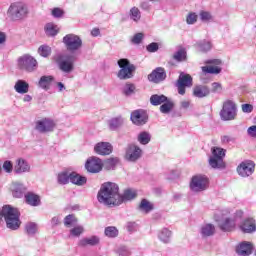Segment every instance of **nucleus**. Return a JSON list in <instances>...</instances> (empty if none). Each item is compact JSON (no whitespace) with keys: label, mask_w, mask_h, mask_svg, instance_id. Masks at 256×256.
<instances>
[{"label":"nucleus","mask_w":256,"mask_h":256,"mask_svg":"<svg viewBox=\"0 0 256 256\" xmlns=\"http://www.w3.org/2000/svg\"><path fill=\"white\" fill-rule=\"evenodd\" d=\"M135 197H137V192L131 189L126 190L121 196V194H119V186L111 182L104 183L98 192L99 203H103V205H108L109 207L112 205H121V203H125V201H132Z\"/></svg>","instance_id":"nucleus-1"},{"label":"nucleus","mask_w":256,"mask_h":256,"mask_svg":"<svg viewBox=\"0 0 256 256\" xmlns=\"http://www.w3.org/2000/svg\"><path fill=\"white\" fill-rule=\"evenodd\" d=\"M19 215V210L17 208H13L10 205L3 206L2 209L0 208V221L4 217L6 226L12 231H17V229L21 227V220H19Z\"/></svg>","instance_id":"nucleus-2"},{"label":"nucleus","mask_w":256,"mask_h":256,"mask_svg":"<svg viewBox=\"0 0 256 256\" xmlns=\"http://www.w3.org/2000/svg\"><path fill=\"white\" fill-rule=\"evenodd\" d=\"M7 14L12 21H21L29 15V6L24 2H14L9 6Z\"/></svg>","instance_id":"nucleus-3"},{"label":"nucleus","mask_w":256,"mask_h":256,"mask_svg":"<svg viewBox=\"0 0 256 256\" xmlns=\"http://www.w3.org/2000/svg\"><path fill=\"white\" fill-rule=\"evenodd\" d=\"M229 210H223L221 213L215 215V219L221 231H233L235 229V219L231 218Z\"/></svg>","instance_id":"nucleus-4"},{"label":"nucleus","mask_w":256,"mask_h":256,"mask_svg":"<svg viewBox=\"0 0 256 256\" xmlns=\"http://www.w3.org/2000/svg\"><path fill=\"white\" fill-rule=\"evenodd\" d=\"M118 67H120L117 74L118 79L125 80L133 78V73H135L136 67L129 62V59L122 58L118 60Z\"/></svg>","instance_id":"nucleus-5"},{"label":"nucleus","mask_w":256,"mask_h":256,"mask_svg":"<svg viewBox=\"0 0 256 256\" xmlns=\"http://www.w3.org/2000/svg\"><path fill=\"white\" fill-rule=\"evenodd\" d=\"M190 189L194 193H201L209 189V177L203 174L194 175L190 182Z\"/></svg>","instance_id":"nucleus-6"},{"label":"nucleus","mask_w":256,"mask_h":256,"mask_svg":"<svg viewBox=\"0 0 256 256\" xmlns=\"http://www.w3.org/2000/svg\"><path fill=\"white\" fill-rule=\"evenodd\" d=\"M223 157H225V149L221 147H213L212 156L209 159L210 167H212V169H225Z\"/></svg>","instance_id":"nucleus-7"},{"label":"nucleus","mask_w":256,"mask_h":256,"mask_svg":"<svg viewBox=\"0 0 256 256\" xmlns=\"http://www.w3.org/2000/svg\"><path fill=\"white\" fill-rule=\"evenodd\" d=\"M222 121H233L237 117V105L232 100H226L220 111Z\"/></svg>","instance_id":"nucleus-8"},{"label":"nucleus","mask_w":256,"mask_h":256,"mask_svg":"<svg viewBox=\"0 0 256 256\" xmlns=\"http://www.w3.org/2000/svg\"><path fill=\"white\" fill-rule=\"evenodd\" d=\"M17 63L19 69H22V71H27V73L37 71V60L29 54L19 57Z\"/></svg>","instance_id":"nucleus-9"},{"label":"nucleus","mask_w":256,"mask_h":256,"mask_svg":"<svg viewBox=\"0 0 256 256\" xmlns=\"http://www.w3.org/2000/svg\"><path fill=\"white\" fill-rule=\"evenodd\" d=\"M63 43L67 51H70V53H75V51H79V49L83 47V40L75 34H68L64 36Z\"/></svg>","instance_id":"nucleus-10"},{"label":"nucleus","mask_w":256,"mask_h":256,"mask_svg":"<svg viewBox=\"0 0 256 256\" xmlns=\"http://www.w3.org/2000/svg\"><path fill=\"white\" fill-rule=\"evenodd\" d=\"M179 95H185L187 87H193V77L183 72L180 73L179 78L176 82Z\"/></svg>","instance_id":"nucleus-11"},{"label":"nucleus","mask_w":256,"mask_h":256,"mask_svg":"<svg viewBox=\"0 0 256 256\" xmlns=\"http://www.w3.org/2000/svg\"><path fill=\"white\" fill-rule=\"evenodd\" d=\"M236 171L240 177H251L255 173V162L245 160L237 166Z\"/></svg>","instance_id":"nucleus-12"},{"label":"nucleus","mask_w":256,"mask_h":256,"mask_svg":"<svg viewBox=\"0 0 256 256\" xmlns=\"http://www.w3.org/2000/svg\"><path fill=\"white\" fill-rule=\"evenodd\" d=\"M55 129V121L51 118H43L35 122V130L38 133H51Z\"/></svg>","instance_id":"nucleus-13"},{"label":"nucleus","mask_w":256,"mask_h":256,"mask_svg":"<svg viewBox=\"0 0 256 256\" xmlns=\"http://www.w3.org/2000/svg\"><path fill=\"white\" fill-rule=\"evenodd\" d=\"M142 155H143V150H141L139 146L135 144L128 145L126 149V155H125L127 161H131L132 163H135V161H138V159H141Z\"/></svg>","instance_id":"nucleus-14"},{"label":"nucleus","mask_w":256,"mask_h":256,"mask_svg":"<svg viewBox=\"0 0 256 256\" xmlns=\"http://www.w3.org/2000/svg\"><path fill=\"white\" fill-rule=\"evenodd\" d=\"M130 119L134 125H145L147 123L149 116L145 110L139 109L131 113Z\"/></svg>","instance_id":"nucleus-15"},{"label":"nucleus","mask_w":256,"mask_h":256,"mask_svg":"<svg viewBox=\"0 0 256 256\" xmlns=\"http://www.w3.org/2000/svg\"><path fill=\"white\" fill-rule=\"evenodd\" d=\"M165 79H167V72H165V68L163 67L154 69L148 75V80L152 83H162V81H165Z\"/></svg>","instance_id":"nucleus-16"},{"label":"nucleus","mask_w":256,"mask_h":256,"mask_svg":"<svg viewBox=\"0 0 256 256\" xmlns=\"http://www.w3.org/2000/svg\"><path fill=\"white\" fill-rule=\"evenodd\" d=\"M85 168L89 173H99L103 169V161L97 157L88 159Z\"/></svg>","instance_id":"nucleus-17"},{"label":"nucleus","mask_w":256,"mask_h":256,"mask_svg":"<svg viewBox=\"0 0 256 256\" xmlns=\"http://www.w3.org/2000/svg\"><path fill=\"white\" fill-rule=\"evenodd\" d=\"M94 151L97 155H111L113 153V146L108 142H100L95 145Z\"/></svg>","instance_id":"nucleus-18"},{"label":"nucleus","mask_w":256,"mask_h":256,"mask_svg":"<svg viewBox=\"0 0 256 256\" xmlns=\"http://www.w3.org/2000/svg\"><path fill=\"white\" fill-rule=\"evenodd\" d=\"M31 171V166L29 165V162H27L23 158H19L16 160V165L14 166V172L18 175H21V173H29Z\"/></svg>","instance_id":"nucleus-19"},{"label":"nucleus","mask_w":256,"mask_h":256,"mask_svg":"<svg viewBox=\"0 0 256 256\" xmlns=\"http://www.w3.org/2000/svg\"><path fill=\"white\" fill-rule=\"evenodd\" d=\"M236 253L240 256H249L253 253V244L251 242H242L237 248Z\"/></svg>","instance_id":"nucleus-20"},{"label":"nucleus","mask_w":256,"mask_h":256,"mask_svg":"<svg viewBox=\"0 0 256 256\" xmlns=\"http://www.w3.org/2000/svg\"><path fill=\"white\" fill-rule=\"evenodd\" d=\"M100 239L98 236H90L85 237L79 240L78 246L79 247H95L96 245H99Z\"/></svg>","instance_id":"nucleus-21"},{"label":"nucleus","mask_w":256,"mask_h":256,"mask_svg":"<svg viewBox=\"0 0 256 256\" xmlns=\"http://www.w3.org/2000/svg\"><path fill=\"white\" fill-rule=\"evenodd\" d=\"M243 233H254L256 231L255 220L253 218L246 219L240 226Z\"/></svg>","instance_id":"nucleus-22"},{"label":"nucleus","mask_w":256,"mask_h":256,"mask_svg":"<svg viewBox=\"0 0 256 256\" xmlns=\"http://www.w3.org/2000/svg\"><path fill=\"white\" fill-rule=\"evenodd\" d=\"M60 70L64 73H71L73 71V57L69 56L65 60L59 62Z\"/></svg>","instance_id":"nucleus-23"},{"label":"nucleus","mask_w":256,"mask_h":256,"mask_svg":"<svg viewBox=\"0 0 256 256\" xmlns=\"http://www.w3.org/2000/svg\"><path fill=\"white\" fill-rule=\"evenodd\" d=\"M211 91L209 90V87L205 85H198L195 86L193 89V95L194 97H198L199 99H203V97H207Z\"/></svg>","instance_id":"nucleus-24"},{"label":"nucleus","mask_w":256,"mask_h":256,"mask_svg":"<svg viewBox=\"0 0 256 256\" xmlns=\"http://www.w3.org/2000/svg\"><path fill=\"white\" fill-rule=\"evenodd\" d=\"M25 201L28 205H31L32 207H37L41 205V198L39 197V195L32 192H28L25 195Z\"/></svg>","instance_id":"nucleus-25"},{"label":"nucleus","mask_w":256,"mask_h":256,"mask_svg":"<svg viewBox=\"0 0 256 256\" xmlns=\"http://www.w3.org/2000/svg\"><path fill=\"white\" fill-rule=\"evenodd\" d=\"M70 181L73 183V185H78L79 187H81L87 183V178L85 176L77 174L76 172H71Z\"/></svg>","instance_id":"nucleus-26"},{"label":"nucleus","mask_w":256,"mask_h":256,"mask_svg":"<svg viewBox=\"0 0 256 256\" xmlns=\"http://www.w3.org/2000/svg\"><path fill=\"white\" fill-rule=\"evenodd\" d=\"M16 93L20 95H25V93H29V83L25 80H18L14 86Z\"/></svg>","instance_id":"nucleus-27"},{"label":"nucleus","mask_w":256,"mask_h":256,"mask_svg":"<svg viewBox=\"0 0 256 256\" xmlns=\"http://www.w3.org/2000/svg\"><path fill=\"white\" fill-rule=\"evenodd\" d=\"M13 197L21 198L25 193V186L19 182H14L11 186Z\"/></svg>","instance_id":"nucleus-28"},{"label":"nucleus","mask_w":256,"mask_h":256,"mask_svg":"<svg viewBox=\"0 0 256 256\" xmlns=\"http://www.w3.org/2000/svg\"><path fill=\"white\" fill-rule=\"evenodd\" d=\"M53 76H42L38 82V85L41 89L49 91L51 89V83H53Z\"/></svg>","instance_id":"nucleus-29"},{"label":"nucleus","mask_w":256,"mask_h":256,"mask_svg":"<svg viewBox=\"0 0 256 256\" xmlns=\"http://www.w3.org/2000/svg\"><path fill=\"white\" fill-rule=\"evenodd\" d=\"M168 99L169 98H167V96L165 95L154 94L150 97V103L151 105H154L155 107H157L159 105H163V103Z\"/></svg>","instance_id":"nucleus-30"},{"label":"nucleus","mask_w":256,"mask_h":256,"mask_svg":"<svg viewBox=\"0 0 256 256\" xmlns=\"http://www.w3.org/2000/svg\"><path fill=\"white\" fill-rule=\"evenodd\" d=\"M123 117L121 116H118L116 118H112L110 121H109V129L111 131H117V129H119V127H121V125H123Z\"/></svg>","instance_id":"nucleus-31"},{"label":"nucleus","mask_w":256,"mask_h":256,"mask_svg":"<svg viewBox=\"0 0 256 256\" xmlns=\"http://www.w3.org/2000/svg\"><path fill=\"white\" fill-rule=\"evenodd\" d=\"M158 239H160L162 243H170L171 231L167 228H163L158 234Z\"/></svg>","instance_id":"nucleus-32"},{"label":"nucleus","mask_w":256,"mask_h":256,"mask_svg":"<svg viewBox=\"0 0 256 256\" xmlns=\"http://www.w3.org/2000/svg\"><path fill=\"white\" fill-rule=\"evenodd\" d=\"M57 181L59 185H67L71 181V173L69 172H60L57 176Z\"/></svg>","instance_id":"nucleus-33"},{"label":"nucleus","mask_w":256,"mask_h":256,"mask_svg":"<svg viewBox=\"0 0 256 256\" xmlns=\"http://www.w3.org/2000/svg\"><path fill=\"white\" fill-rule=\"evenodd\" d=\"M173 107H175V104L171 101V99H167L161 106L160 111L164 113L165 115L171 113L173 111Z\"/></svg>","instance_id":"nucleus-34"},{"label":"nucleus","mask_w":256,"mask_h":256,"mask_svg":"<svg viewBox=\"0 0 256 256\" xmlns=\"http://www.w3.org/2000/svg\"><path fill=\"white\" fill-rule=\"evenodd\" d=\"M173 59L179 63L187 61V50H185V48L179 49L174 53Z\"/></svg>","instance_id":"nucleus-35"},{"label":"nucleus","mask_w":256,"mask_h":256,"mask_svg":"<svg viewBox=\"0 0 256 256\" xmlns=\"http://www.w3.org/2000/svg\"><path fill=\"white\" fill-rule=\"evenodd\" d=\"M137 141L140 143V145H148V143L151 141V134L149 132H140L137 136Z\"/></svg>","instance_id":"nucleus-36"},{"label":"nucleus","mask_w":256,"mask_h":256,"mask_svg":"<svg viewBox=\"0 0 256 256\" xmlns=\"http://www.w3.org/2000/svg\"><path fill=\"white\" fill-rule=\"evenodd\" d=\"M45 33H46V35H49L50 37H55V35H57V33H59V28L57 27V25H55L53 23H48L45 26Z\"/></svg>","instance_id":"nucleus-37"},{"label":"nucleus","mask_w":256,"mask_h":256,"mask_svg":"<svg viewBox=\"0 0 256 256\" xmlns=\"http://www.w3.org/2000/svg\"><path fill=\"white\" fill-rule=\"evenodd\" d=\"M139 209L143 213H150V211H153V205L149 200L147 199H142V201L139 204Z\"/></svg>","instance_id":"nucleus-38"},{"label":"nucleus","mask_w":256,"mask_h":256,"mask_svg":"<svg viewBox=\"0 0 256 256\" xmlns=\"http://www.w3.org/2000/svg\"><path fill=\"white\" fill-rule=\"evenodd\" d=\"M39 231V226H37V223L35 222H27L25 224V232L27 235H35Z\"/></svg>","instance_id":"nucleus-39"},{"label":"nucleus","mask_w":256,"mask_h":256,"mask_svg":"<svg viewBox=\"0 0 256 256\" xmlns=\"http://www.w3.org/2000/svg\"><path fill=\"white\" fill-rule=\"evenodd\" d=\"M215 233V226L213 224H206L201 228V234L203 237H211Z\"/></svg>","instance_id":"nucleus-40"},{"label":"nucleus","mask_w":256,"mask_h":256,"mask_svg":"<svg viewBox=\"0 0 256 256\" xmlns=\"http://www.w3.org/2000/svg\"><path fill=\"white\" fill-rule=\"evenodd\" d=\"M118 163L119 158H109L104 162V168L107 169V171H113Z\"/></svg>","instance_id":"nucleus-41"},{"label":"nucleus","mask_w":256,"mask_h":256,"mask_svg":"<svg viewBox=\"0 0 256 256\" xmlns=\"http://www.w3.org/2000/svg\"><path fill=\"white\" fill-rule=\"evenodd\" d=\"M129 15L130 19H132V21H135V23H139V21H141V11L139 10V8H131Z\"/></svg>","instance_id":"nucleus-42"},{"label":"nucleus","mask_w":256,"mask_h":256,"mask_svg":"<svg viewBox=\"0 0 256 256\" xmlns=\"http://www.w3.org/2000/svg\"><path fill=\"white\" fill-rule=\"evenodd\" d=\"M203 73H210L211 75H219L221 73V67L218 66H203Z\"/></svg>","instance_id":"nucleus-43"},{"label":"nucleus","mask_w":256,"mask_h":256,"mask_svg":"<svg viewBox=\"0 0 256 256\" xmlns=\"http://www.w3.org/2000/svg\"><path fill=\"white\" fill-rule=\"evenodd\" d=\"M197 47L199 51L202 53H207V51H211V48L213 47L211 43L207 40H203L197 44Z\"/></svg>","instance_id":"nucleus-44"},{"label":"nucleus","mask_w":256,"mask_h":256,"mask_svg":"<svg viewBox=\"0 0 256 256\" xmlns=\"http://www.w3.org/2000/svg\"><path fill=\"white\" fill-rule=\"evenodd\" d=\"M106 237L115 238L119 235V230L115 226H108L104 231Z\"/></svg>","instance_id":"nucleus-45"},{"label":"nucleus","mask_w":256,"mask_h":256,"mask_svg":"<svg viewBox=\"0 0 256 256\" xmlns=\"http://www.w3.org/2000/svg\"><path fill=\"white\" fill-rule=\"evenodd\" d=\"M65 227H75L77 225V218L73 214H69L64 219Z\"/></svg>","instance_id":"nucleus-46"},{"label":"nucleus","mask_w":256,"mask_h":256,"mask_svg":"<svg viewBox=\"0 0 256 256\" xmlns=\"http://www.w3.org/2000/svg\"><path fill=\"white\" fill-rule=\"evenodd\" d=\"M38 53L41 57H49V55H51V47L48 45H42L38 48Z\"/></svg>","instance_id":"nucleus-47"},{"label":"nucleus","mask_w":256,"mask_h":256,"mask_svg":"<svg viewBox=\"0 0 256 256\" xmlns=\"http://www.w3.org/2000/svg\"><path fill=\"white\" fill-rule=\"evenodd\" d=\"M83 231H85L83 226H76L70 230V235L72 237H81Z\"/></svg>","instance_id":"nucleus-48"},{"label":"nucleus","mask_w":256,"mask_h":256,"mask_svg":"<svg viewBox=\"0 0 256 256\" xmlns=\"http://www.w3.org/2000/svg\"><path fill=\"white\" fill-rule=\"evenodd\" d=\"M198 16L195 12H191L186 17V23L188 25H195L197 23Z\"/></svg>","instance_id":"nucleus-49"},{"label":"nucleus","mask_w":256,"mask_h":256,"mask_svg":"<svg viewBox=\"0 0 256 256\" xmlns=\"http://www.w3.org/2000/svg\"><path fill=\"white\" fill-rule=\"evenodd\" d=\"M125 95H133L135 93V84L128 83L124 86Z\"/></svg>","instance_id":"nucleus-50"},{"label":"nucleus","mask_w":256,"mask_h":256,"mask_svg":"<svg viewBox=\"0 0 256 256\" xmlns=\"http://www.w3.org/2000/svg\"><path fill=\"white\" fill-rule=\"evenodd\" d=\"M221 143H223V145H227L229 143H235V137L231 135L221 136Z\"/></svg>","instance_id":"nucleus-51"},{"label":"nucleus","mask_w":256,"mask_h":256,"mask_svg":"<svg viewBox=\"0 0 256 256\" xmlns=\"http://www.w3.org/2000/svg\"><path fill=\"white\" fill-rule=\"evenodd\" d=\"M200 19H201V21H211V19H213V16H211V13H209L207 11H201Z\"/></svg>","instance_id":"nucleus-52"},{"label":"nucleus","mask_w":256,"mask_h":256,"mask_svg":"<svg viewBox=\"0 0 256 256\" xmlns=\"http://www.w3.org/2000/svg\"><path fill=\"white\" fill-rule=\"evenodd\" d=\"M3 169L6 173H11L13 171V163L11 161L7 160L3 164Z\"/></svg>","instance_id":"nucleus-53"},{"label":"nucleus","mask_w":256,"mask_h":256,"mask_svg":"<svg viewBox=\"0 0 256 256\" xmlns=\"http://www.w3.org/2000/svg\"><path fill=\"white\" fill-rule=\"evenodd\" d=\"M147 51H148L149 53H155V52L159 51V44H157V43H155V42L149 44V45L147 46Z\"/></svg>","instance_id":"nucleus-54"},{"label":"nucleus","mask_w":256,"mask_h":256,"mask_svg":"<svg viewBox=\"0 0 256 256\" xmlns=\"http://www.w3.org/2000/svg\"><path fill=\"white\" fill-rule=\"evenodd\" d=\"M141 41H143V33H137L132 38V43H134L135 45H139Z\"/></svg>","instance_id":"nucleus-55"},{"label":"nucleus","mask_w":256,"mask_h":256,"mask_svg":"<svg viewBox=\"0 0 256 256\" xmlns=\"http://www.w3.org/2000/svg\"><path fill=\"white\" fill-rule=\"evenodd\" d=\"M223 87L221 86V83L214 82L212 83V91L213 93H221Z\"/></svg>","instance_id":"nucleus-56"},{"label":"nucleus","mask_w":256,"mask_h":256,"mask_svg":"<svg viewBox=\"0 0 256 256\" xmlns=\"http://www.w3.org/2000/svg\"><path fill=\"white\" fill-rule=\"evenodd\" d=\"M118 255L120 256H131V252L126 247H120L118 249Z\"/></svg>","instance_id":"nucleus-57"},{"label":"nucleus","mask_w":256,"mask_h":256,"mask_svg":"<svg viewBox=\"0 0 256 256\" xmlns=\"http://www.w3.org/2000/svg\"><path fill=\"white\" fill-rule=\"evenodd\" d=\"M63 13L64 12L61 8H54L52 10V16L56 18L63 17Z\"/></svg>","instance_id":"nucleus-58"},{"label":"nucleus","mask_w":256,"mask_h":256,"mask_svg":"<svg viewBox=\"0 0 256 256\" xmlns=\"http://www.w3.org/2000/svg\"><path fill=\"white\" fill-rule=\"evenodd\" d=\"M243 113H251L253 112V105L251 104H242Z\"/></svg>","instance_id":"nucleus-59"},{"label":"nucleus","mask_w":256,"mask_h":256,"mask_svg":"<svg viewBox=\"0 0 256 256\" xmlns=\"http://www.w3.org/2000/svg\"><path fill=\"white\" fill-rule=\"evenodd\" d=\"M247 133L250 137H256V126H250Z\"/></svg>","instance_id":"nucleus-60"},{"label":"nucleus","mask_w":256,"mask_h":256,"mask_svg":"<svg viewBox=\"0 0 256 256\" xmlns=\"http://www.w3.org/2000/svg\"><path fill=\"white\" fill-rule=\"evenodd\" d=\"M206 65H221V60L220 59H211L207 60Z\"/></svg>","instance_id":"nucleus-61"},{"label":"nucleus","mask_w":256,"mask_h":256,"mask_svg":"<svg viewBox=\"0 0 256 256\" xmlns=\"http://www.w3.org/2000/svg\"><path fill=\"white\" fill-rule=\"evenodd\" d=\"M101 33V31L98 29V28H94L92 31H91V35L92 37H99V34Z\"/></svg>","instance_id":"nucleus-62"},{"label":"nucleus","mask_w":256,"mask_h":256,"mask_svg":"<svg viewBox=\"0 0 256 256\" xmlns=\"http://www.w3.org/2000/svg\"><path fill=\"white\" fill-rule=\"evenodd\" d=\"M51 224L53 227H55V225H59V217H53L51 220Z\"/></svg>","instance_id":"nucleus-63"},{"label":"nucleus","mask_w":256,"mask_h":256,"mask_svg":"<svg viewBox=\"0 0 256 256\" xmlns=\"http://www.w3.org/2000/svg\"><path fill=\"white\" fill-rule=\"evenodd\" d=\"M134 228H135V222H129L127 224L128 231H133Z\"/></svg>","instance_id":"nucleus-64"}]
</instances>
